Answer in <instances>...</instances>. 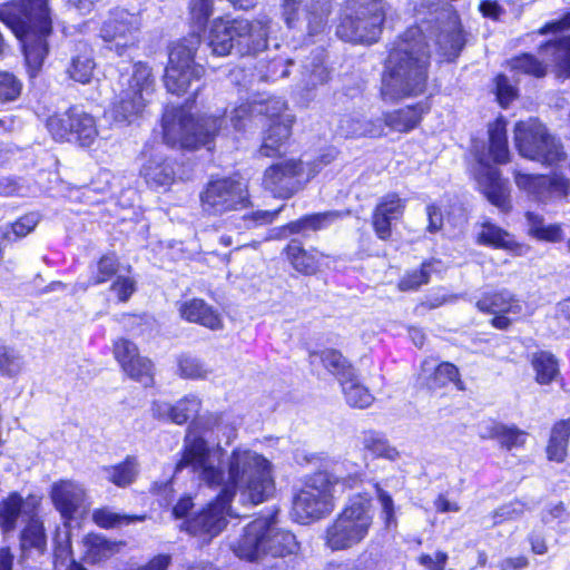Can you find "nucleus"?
Segmentation results:
<instances>
[{"instance_id":"39448f33","label":"nucleus","mask_w":570,"mask_h":570,"mask_svg":"<svg viewBox=\"0 0 570 570\" xmlns=\"http://www.w3.org/2000/svg\"><path fill=\"white\" fill-rule=\"evenodd\" d=\"M230 548L240 559L258 561L266 557L285 558L296 554L299 544L291 531L277 527L275 515H272L248 523L240 537L230 543Z\"/></svg>"},{"instance_id":"4c0bfd02","label":"nucleus","mask_w":570,"mask_h":570,"mask_svg":"<svg viewBox=\"0 0 570 570\" xmlns=\"http://www.w3.org/2000/svg\"><path fill=\"white\" fill-rule=\"evenodd\" d=\"M531 364L535 373V381L539 384H550L560 375L559 362L550 352L541 351L534 353Z\"/></svg>"},{"instance_id":"a211bd4d","label":"nucleus","mask_w":570,"mask_h":570,"mask_svg":"<svg viewBox=\"0 0 570 570\" xmlns=\"http://www.w3.org/2000/svg\"><path fill=\"white\" fill-rule=\"evenodd\" d=\"M114 354L120 363L124 372L132 380L149 386L154 383L153 363L147 357L140 356L137 346L125 338L115 343Z\"/></svg>"},{"instance_id":"4468645a","label":"nucleus","mask_w":570,"mask_h":570,"mask_svg":"<svg viewBox=\"0 0 570 570\" xmlns=\"http://www.w3.org/2000/svg\"><path fill=\"white\" fill-rule=\"evenodd\" d=\"M202 207L213 215L239 210L248 204L247 185L240 177L210 180L200 194Z\"/></svg>"},{"instance_id":"c756f323","label":"nucleus","mask_w":570,"mask_h":570,"mask_svg":"<svg viewBox=\"0 0 570 570\" xmlns=\"http://www.w3.org/2000/svg\"><path fill=\"white\" fill-rule=\"evenodd\" d=\"M104 479L119 488L134 483L139 474V463L136 458L127 456L122 462L101 468Z\"/></svg>"},{"instance_id":"b1692460","label":"nucleus","mask_w":570,"mask_h":570,"mask_svg":"<svg viewBox=\"0 0 570 570\" xmlns=\"http://www.w3.org/2000/svg\"><path fill=\"white\" fill-rule=\"evenodd\" d=\"M464 37L458 16L452 13L445 27L441 29L436 38V45L446 60L456 58L464 46Z\"/></svg>"},{"instance_id":"e433bc0d","label":"nucleus","mask_w":570,"mask_h":570,"mask_svg":"<svg viewBox=\"0 0 570 570\" xmlns=\"http://www.w3.org/2000/svg\"><path fill=\"white\" fill-rule=\"evenodd\" d=\"M490 154L498 164L509 160V148L507 138V121L498 118L489 126Z\"/></svg>"},{"instance_id":"58836bf2","label":"nucleus","mask_w":570,"mask_h":570,"mask_svg":"<svg viewBox=\"0 0 570 570\" xmlns=\"http://www.w3.org/2000/svg\"><path fill=\"white\" fill-rule=\"evenodd\" d=\"M311 357H320L324 367L333 374L340 383L356 372L342 353L336 350H325L320 354H312Z\"/></svg>"},{"instance_id":"37998d69","label":"nucleus","mask_w":570,"mask_h":570,"mask_svg":"<svg viewBox=\"0 0 570 570\" xmlns=\"http://www.w3.org/2000/svg\"><path fill=\"white\" fill-rule=\"evenodd\" d=\"M478 243L504 249H510L514 245V240L508 232L488 220L481 225V230L478 234Z\"/></svg>"},{"instance_id":"a878e982","label":"nucleus","mask_w":570,"mask_h":570,"mask_svg":"<svg viewBox=\"0 0 570 570\" xmlns=\"http://www.w3.org/2000/svg\"><path fill=\"white\" fill-rule=\"evenodd\" d=\"M480 436L482 439H497L503 448L512 450L523 446L527 434L517 428L488 421L480 425Z\"/></svg>"},{"instance_id":"bf43d9fd","label":"nucleus","mask_w":570,"mask_h":570,"mask_svg":"<svg viewBox=\"0 0 570 570\" xmlns=\"http://www.w3.org/2000/svg\"><path fill=\"white\" fill-rule=\"evenodd\" d=\"M214 0H191L190 1V16L191 21L200 30L204 28L208 18L213 13Z\"/></svg>"},{"instance_id":"dca6fc26","label":"nucleus","mask_w":570,"mask_h":570,"mask_svg":"<svg viewBox=\"0 0 570 570\" xmlns=\"http://www.w3.org/2000/svg\"><path fill=\"white\" fill-rule=\"evenodd\" d=\"M570 29V12L561 19L547 23L540 33L552 32L556 36L540 46V53L549 62L553 63L563 77L570 76V35L564 32Z\"/></svg>"},{"instance_id":"2eb2a0df","label":"nucleus","mask_w":570,"mask_h":570,"mask_svg":"<svg viewBox=\"0 0 570 570\" xmlns=\"http://www.w3.org/2000/svg\"><path fill=\"white\" fill-rule=\"evenodd\" d=\"M316 175V170H306L299 159H286L267 167L263 176V186L274 197L288 199L303 189Z\"/></svg>"},{"instance_id":"09e8293b","label":"nucleus","mask_w":570,"mask_h":570,"mask_svg":"<svg viewBox=\"0 0 570 570\" xmlns=\"http://www.w3.org/2000/svg\"><path fill=\"white\" fill-rule=\"evenodd\" d=\"M47 128L55 140L71 141L72 134V108L68 111L51 116L47 121Z\"/></svg>"},{"instance_id":"e2e57ef3","label":"nucleus","mask_w":570,"mask_h":570,"mask_svg":"<svg viewBox=\"0 0 570 570\" xmlns=\"http://www.w3.org/2000/svg\"><path fill=\"white\" fill-rule=\"evenodd\" d=\"M531 509H532V507H529L525 503L520 502V501L510 502L508 504L500 507L494 512V517H493L495 519L494 522L498 523V522H502L505 520L517 519V518L521 517L525 510H531Z\"/></svg>"},{"instance_id":"0eeeda50","label":"nucleus","mask_w":570,"mask_h":570,"mask_svg":"<svg viewBox=\"0 0 570 570\" xmlns=\"http://www.w3.org/2000/svg\"><path fill=\"white\" fill-rule=\"evenodd\" d=\"M373 522L372 497L368 493L354 494L327 525L325 546L332 551L350 550L366 539Z\"/></svg>"},{"instance_id":"a19ab883","label":"nucleus","mask_w":570,"mask_h":570,"mask_svg":"<svg viewBox=\"0 0 570 570\" xmlns=\"http://www.w3.org/2000/svg\"><path fill=\"white\" fill-rule=\"evenodd\" d=\"M570 436V419L561 420L552 428L551 436L547 448L550 460L562 462L567 454L568 440Z\"/></svg>"},{"instance_id":"9b49d317","label":"nucleus","mask_w":570,"mask_h":570,"mask_svg":"<svg viewBox=\"0 0 570 570\" xmlns=\"http://www.w3.org/2000/svg\"><path fill=\"white\" fill-rule=\"evenodd\" d=\"M199 45V35L193 32L171 47L164 76V83L169 92L179 96L187 91L193 80L203 77L204 67L194 61Z\"/></svg>"},{"instance_id":"6ab92c4d","label":"nucleus","mask_w":570,"mask_h":570,"mask_svg":"<svg viewBox=\"0 0 570 570\" xmlns=\"http://www.w3.org/2000/svg\"><path fill=\"white\" fill-rule=\"evenodd\" d=\"M85 498L83 488L72 481H60L51 489L52 502L65 519H71L83 507Z\"/></svg>"},{"instance_id":"2f4dec72","label":"nucleus","mask_w":570,"mask_h":570,"mask_svg":"<svg viewBox=\"0 0 570 570\" xmlns=\"http://www.w3.org/2000/svg\"><path fill=\"white\" fill-rule=\"evenodd\" d=\"M421 109L417 106H407L391 112H386L381 119L382 125L394 131L407 132L414 129L421 120Z\"/></svg>"},{"instance_id":"ddd939ff","label":"nucleus","mask_w":570,"mask_h":570,"mask_svg":"<svg viewBox=\"0 0 570 570\" xmlns=\"http://www.w3.org/2000/svg\"><path fill=\"white\" fill-rule=\"evenodd\" d=\"M140 29L139 14L124 8H115L104 19L98 36L104 42L105 50L122 57L138 46Z\"/></svg>"},{"instance_id":"3c124183","label":"nucleus","mask_w":570,"mask_h":570,"mask_svg":"<svg viewBox=\"0 0 570 570\" xmlns=\"http://www.w3.org/2000/svg\"><path fill=\"white\" fill-rule=\"evenodd\" d=\"M381 552L375 548L365 549L353 562L346 563L343 570H383Z\"/></svg>"},{"instance_id":"f257e3e1","label":"nucleus","mask_w":570,"mask_h":570,"mask_svg":"<svg viewBox=\"0 0 570 570\" xmlns=\"http://www.w3.org/2000/svg\"><path fill=\"white\" fill-rule=\"evenodd\" d=\"M224 456L225 450L219 444L209 446L203 436H194L189 426L176 472L190 468L200 483L209 488L223 487L214 501L180 525L181 530L206 543L225 529L229 517H234L230 502L236 489L244 502L254 505L267 500L275 489L271 463L263 455L235 449L226 463Z\"/></svg>"},{"instance_id":"13d9d810","label":"nucleus","mask_w":570,"mask_h":570,"mask_svg":"<svg viewBox=\"0 0 570 570\" xmlns=\"http://www.w3.org/2000/svg\"><path fill=\"white\" fill-rule=\"evenodd\" d=\"M180 374L188 379H205L209 371L196 357L181 356L179 358Z\"/></svg>"},{"instance_id":"f03ea898","label":"nucleus","mask_w":570,"mask_h":570,"mask_svg":"<svg viewBox=\"0 0 570 570\" xmlns=\"http://www.w3.org/2000/svg\"><path fill=\"white\" fill-rule=\"evenodd\" d=\"M430 51L419 27L409 28L392 48L382 78L381 95L396 101L424 92L428 82Z\"/></svg>"},{"instance_id":"864d4df0","label":"nucleus","mask_w":570,"mask_h":570,"mask_svg":"<svg viewBox=\"0 0 570 570\" xmlns=\"http://www.w3.org/2000/svg\"><path fill=\"white\" fill-rule=\"evenodd\" d=\"M22 368L20 355L0 341V373L2 375L16 376Z\"/></svg>"},{"instance_id":"de8ad7c7","label":"nucleus","mask_w":570,"mask_h":570,"mask_svg":"<svg viewBox=\"0 0 570 570\" xmlns=\"http://www.w3.org/2000/svg\"><path fill=\"white\" fill-rule=\"evenodd\" d=\"M291 63V60L281 57L261 59L256 70L261 80L275 81L288 75V65Z\"/></svg>"},{"instance_id":"72a5a7b5","label":"nucleus","mask_w":570,"mask_h":570,"mask_svg":"<svg viewBox=\"0 0 570 570\" xmlns=\"http://www.w3.org/2000/svg\"><path fill=\"white\" fill-rule=\"evenodd\" d=\"M340 130L342 135L345 137H379L384 135V126L382 125L381 119L375 121L354 118V117H344L340 124Z\"/></svg>"},{"instance_id":"20e7f679","label":"nucleus","mask_w":570,"mask_h":570,"mask_svg":"<svg viewBox=\"0 0 570 570\" xmlns=\"http://www.w3.org/2000/svg\"><path fill=\"white\" fill-rule=\"evenodd\" d=\"M271 20L264 16L247 19L213 20L206 36L212 53L225 57L233 52L240 56L256 55L267 47Z\"/></svg>"},{"instance_id":"393cba45","label":"nucleus","mask_w":570,"mask_h":570,"mask_svg":"<svg viewBox=\"0 0 570 570\" xmlns=\"http://www.w3.org/2000/svg\"><path fill=\"white\" fill-rule=\"evenodd\" d=\"M292 118L291 116L283 117L282 120L273 121L259 148V154L264 157H275L282 154V147L288 140L292 134Z\"/></svg>"},{"instance_id":"8fccbe9b","label":"nucleus","mask_w":570,"mask_h":570,"mask_svg":"<svg viewBox=\"0 0 570 570\" xmlns=\"http://www.w3.org/2000/svg\"><path fill=\"white\" fill-rule=\"evenodd\" d=\"M511 69L517 73L543 77L547 72L546 66L530 53H523L510 60Z\"/></svg>"},{"instance_id":"bb28decb","label":"nucleus","mask_w":570,"mask_h":570,"mask_svg":"<svg viewBox=\"0 0 570 570\" xmlns=\"http://www.w3.org/2000/svg\"><path fill=\"white\" fill-rule=\"evenodd\" d=\"M340 217H342V214L336 210L306 215L295 222H291L284 227V232H288V234H301L304 237H307L311 232H318L327 228Z\"/></svg>"},{"instance_id":"f704fd0d","label":"nucleus","mask_w":570,"mask_h":570,"mask_svg":"<svg viewBox=\"0 0 570 570\" xmlns=\"http://www.w3.org/2000/svg\"><path fill=\"white\" fill-rule=\"evenodd\" d=\"M363 449L374 458H382L389 461H396L400 452L390 444L389 440L380 432L368 430L362 433Z\"/></svg>"},{"instance_id":"7c9ffc66","label":"nucleus","mask_w":570,"mask_h":570,"mask_svg":"<svg viewBox=\"0 0 570 570\" xmlns=\"http://www.w3.org/2000/svg\"><path fill=\"white\" fill-rule=\"evenodd\" d=\"M340 385L346 403L352 407L366 409L374 401L368 389L360 382L356 372L343 380Z\"/></svg>"},{"instance_id":"c85d7f7f","label":"nucleus","mask_w":570,"mask_h":570,"mask_svg":"<svg viewBox=\"0 0 570 570\" xmlns=\"http://www.w3.org/2000/svg\"><path fill=\"white\" fill-rule=\"evenodd\" d=\"M476 307L488 314L519 315L522 312L520 302L507 291L483 296L476 302Z\"/></svg>"},{"instance_id":"c03bdc74","label":"nucleus","mask_w":570,"mask_h":570,"mask_svg":"<svg viewBox=\"0 0 570 570\" xmlns=\"http://www.w3.org/2000/svg\"><path fill=\"white\" fill-rule=\"evenodd\" d=\"M23 499L18 493L10 494L0 502V528L4 533L16 529L18 519L22 515Z\"/></svg>"},{"instance_id":"7ed1b4c3","label":"nucleus","mask_w":570,"mask_h":570,"mask_svg":"<svg viewBox=\"0 0 570 570\" xmlns=\"http://www.w3.org/2000/svg\"><path fill=\"white\" fill-rule=\"evenodd\" d=\"M4 21L20 39L29 73L33 77L49 52L51 19L47 0H13L3 10Z\"/></svg>"},{"instance_id":"338daca9","label":"nucleus","mask_w":570,"mask_h":570,"mask_svg":"<svg viewBox=\"0 0 570 570\" xmlns=\"http://www.w3.org/2000/svg\"><path fill=\"white\" fill-rule=\"evenodd\" d=\"M281 209L269 212V210H257L253 213L250 216H242V223L237 224L238 228L245 227L250 228L256 225L272 223L274 218L278 215Z\"/></svg>"},{"instance_id":"680f3d73","label":"nucleus","mask_w":570,"mask_h":570,"mask_svg":"<svg viewBox=\"0 0 570 570\" xmlns=\"http://www.w3.org/2000/svg\"><path fill=\"white\" fill-rule=\"evenodd\" d=\"M37 224H38L37 215L29 214V215H26V216L19 218L17 222L11 224L10 226H7L10 230V242L16 240L17 238L24 237L31 230L35 229Z\"/></svg>"},{"instance_id":"0e129e2a","label":"nucleus","mask_w":570,"mask_h":570,"mask_svg":"<svg viewBox=\"0 0 570 570\" xmlns=\"http://www.w3.org/2000/svg\"><path fill=\"white\" fill-rule=\"evenodd\" d=\"M377 500L382 508V517L384 519V523L386 528H390L392 524H395V514H394V502L392 497L379 484L375 485Z\"/></svg>"},{"instance_id":"c9c22d12","label":"nucleus","mask_w":570,"mask_h":570,"mask_svg":"<svg viewBox=\"0 0 570 570\" xmlns=\"http://www.w3.org/2000/svg\"><path fill=\"white\" fill-rule=\"evenodd\" d=\"M46 544L47 540L42 523L38 519L31 518L20 534L21 558H28L31 549L42 553Z\"/></svg>"},{"instance_id":"4be33fe9","label":"nucleus","mask_w":570,"mask_h":570,"mask_svg":"<svg viewBox=\"0 0 570 570\" xmlns=\"http://www.w3.org/2000/svg\"><path fill=\"white\" fill-rule=\"evenodd\" d=\"M140 175L150 188L166 189L175 179L174 164L163 155L155 154L144 163Z\"/></svg>"},{"instance_id":"ea45409f","label":"nucleus","mask_w":570,"mask_h":570,"mask_svg":"<svg viewBox=\"0 0 570 570\" xmlns=\"http://www.w3.org/2000/svg\"><path fill=\"white\" fill-rule=\"evenodd\" d=\"M332 0H309L306 4L307 30L311 36L318 35L327 27Z\"/></svg>"},{"instance_id":"6e6d98bb","label":"nucleus","mask_w":570,"mask_h":570,"mask_svg":"<svg viewBox=\"0 0 570 570\" xmlns=\"http://www.w3.org/2000/svg\"><path fill=\"white\" fill-rule=\"evenodd\" d=\"M430 281V264L423 263L419 269L409 272L399 283L401 291L416 289Z\"/></svg>"},{"instance_id":"473e14b6","label":"nucleus","mask_w":570,"mask_h":570,"mask_svg":"<svg viewBox=\"0 0 570 570\" xmlns=\"http://www.w3.org/2000/svg\"><path fill=\"white\" fill-rule=\"evenodd\" d=\"M72 127L71 141H77L80 146L92 145L98 136L94 117L78 108H72Z\"/></svg>"},{"instance_id":"052dcab7","label":"nucleus","mask_w":570,"mask_h":570,"mask_svg":"<svg viewBox=\"0 0 570 570\" xmlns=\"http://www.w3.org/2000/svg\"><path fill=\"white\" fill-rule=\"evenodd\" d=\"M117 258L115 255H105L98 262V274L90 281L92 285L107 282L117 272Z\"/></svg>"},{"instance_id":"5fc2aeb1","label":"nucleus","mask_w":570,"mask_h":570,"mask_svg":"<svg viewBox=\"0 0 570 570\" xmlns=\"http://www.w3.org/2000/svg\"><path fill=\"white\" fill-rule=\"evenodd\" d=\"M404 208L405 200L401 199L397 194L383 196L375 207L376 210L394 220H397L403 215Z\"/></svg>"},{"instance_id":"9d476101","label":"nucleus","mask_w":570,"mask_h":570,"mask_svg":"<svg viewBox=\"0 0 570 570\" xmlns=\"http://www.w3.org/2000/svg\"><path fill=\"white\" fill-rule=\"evenodd\" d=\"M385 20L382 0H346L336 35L344 41L376 42Z\"/></svg>"},{"instance_id":"412c9836","label":"nucleus","mask_w":570,"mask_h":570,"mask_svg":"<svg viewBox=\"0 0 570 570\" xmlns=\"http://www.w3.org/2000/svg\"><path fill=\"white\" fill-rule=\"evenodd\" d=\"M179 313L184 320L212 331L222 330L224 326L219 312L200 298L184 302L179 307Z\"/></svg>"},{"instance_id":"774afa93","label":"nucleus","mask_w":570,"mask_h":570,"mask_svg":"<svg viewBox=\"0 0 570 570\" xmlns=\"http://www.w3.org/2000/svg\"><path fill=\"white\" fill-rule=\"evenodd\" d=\"M394 219L374 209L372 224L379 238L385 240L391 236V224Z\"/></svg>"},{"instance_id":"423d86ee","label":"nucleus","mask_w":570,"mask_h":570,"mask_svg":"<svg viewBox=\"0 0 570 570\" xmlns=\"http://www.w3.org/2000/svg\"><path fill=\"white\" fill-rule=\"evenodd\" d=\"M342 466L335 464L332 471H320L306 478L293 500V512L298 522L307 523L331 513L336 487L352 488L358 482L357 473L344 474Z\"/></svg>"},{"instance_id":"a18cd8bd","label":"nucleus","mask_w":570,"mask_h":570,"mask_svg":"<svg viewBox=\"0 0 570 570\" xmlns=\"http://www.w3.org/2000/svg\"><path fill=\"white\" fill-rule=\"evenodd\" d=\"M262 112H268V105L265 106L257 101L245 102L230 112L229 120L236 130H242L258 118Z\"/></svg>"},{"instance_id":"603ef678","label":"nucleus","mask_w":570,"mask_h":570,"mask_svg":"<svg viewBox=\"0 0 570 570\" xmlns=\"http://www.w3.org/2000/svg\"><path fill=\"white\" fill-rule=\"evenodd\" d=\"M199 410L200 400L195 395L186 396L173 405L171 422L176 424H184L193 415L197 414Z\"/></svg>"},{"instance_id":"4d7b16f0","label":"nucleus","mask_w":570,"mask_h":570,"mask_svg":"<svg viewBox=\"0 0 570 570\" xmlns=\"http://www.w3.org/2000/svg\"><path fill=\"white\" fill-rule=\"evenodd\" d=\"M20 80L10 72H0V101L14 100L21 92Z\"/></svg>"},{"instance_id":"cd10ccee","label":"nucleus","mask_w":570,"mask_h":570,"mask_svg":"<svg viewBox=\"0 0 570 570\" xmlns=\"http://www.w3.org/2000/svg\"><path fill=\"white\" fill-rule=\"evenodd\" d=\"M422 371L423 373H432L428 382L430 389H439L452 382L458 390H465L463 382L460 380L459 370L452 363L442 362L435 366L431 360H425L422 364Z\"/></svg>"},{"instance_id":"5701e85b","label":"nucleus","mask_w":570,"mask_h":570,"mask_svg":"<svg viewBox=\"0 0 570 570\" xmlns=\"http://www.w3.org/2000/svg\"><path fill=\"white\" fill-rule=\"evenodd\" d=\"M95 68L96 62L92 48L86 42H78L67 68L69 77L80 83H89Z\"/></svg>"},{"instance_id":"6e6552de","label":"nucleus","mask_w":570,"mask_h":570,"mask_svg":"<svg viewBox=\"0 0 570 570\" xmlns=\"http://www.w3.org/2000/svg\"><path fill=\"white\" fill-rule=\"evenodd\" d=\"M151 68L138 61L130 72H120L112 101V117L118 122L130 124L142 115L155 91Z\"/></svg>"},{"instance_id":"f3484780","label":"nucleus","mask_w":570,"mask_h":570,"mask_svg":"<svg viewBox=\"0 0 570 570\" xmlns=\"http://www.w3.org/2000/svg\"><path fill=\"white\" fill-rule=\"evenodd\" d=\"M517 186L541 203L566 198L570 194V181L562 176L530 175L514 173Z\"/></svg>"},{"instance_id":"1a4fd4ad","label":"nucleus","mask_w":570,"mask_h":570,"mask_svg":"<svg viewBox=\"0 0 570 570\" xmlns=\"http://www.w3.org/2000/svg\"><path fill=\"white\" fill-rule=\"evenodd\" d=\"M223 122L225 118L212 116L195 119L185 107L166 108L163 115L164 139L167 145L186 149L208 146Z\"/></svg>"},{"instance_id":"79ce46f5","label":"nucleus","mask_w":570,"mask_h":570,"mask_svg":"<svg viewBox=\"0 0 570 570\" xmlns=\"http://www.w3.org/2000/svg\"><path fill=\"white\" fill-rule=\"evenodd\" d=\"M286 253L296 271L306 275L316 273L318 266L317 255L304 249L298 240L293 239L287 245Z\"/></svg>"},{"instance_id":"aec40b11","label":"nucleus","mask_w":570,"mask_h":570,"mask_svg":"<svg viewBox=\"0 0 570 570\" xmlns=\"http://www.w3.org/2000/svg\"><path fill=\"white\" fill-rule=\"evenodd\" d=\"M479 185L492 205L504 213L510 210L509 187L497 168L487 167L479 177Z\"/></svg>"},{"instance_id":"49530a36","label":"nucleus","mask_w":570,"mask_h":570,"mask_svg":"<svg viewBox=\"0 0 570 570\" xmlns=\"http://www.w3.org/2000/svg\"><path fill=\"white\" fill-rule=\"evenodd\" d=\"M146 515H130L114 512L109 508L97 509L92 513L94 522L104 529L117 528L137 521H144Z\"/></svg>"},{"instance_id":"f8f14e48","label":"nucleus","mask_w":570,"mask_h":570,"mask_svg":"<svg viewBox=\"0 0 570 570\" xmlns=\"http://www.w3.org/2000/svg\"><path fill=\"white\" fill-rule=\"evenodd\" d=\"M514 142L522 157L542 165L554 166L566 158L561 141L538 121L518 122Z\"/></svg>"},{"instance_id":"69168bd1","label":"nucleus","mask_w":570,"mask_h":570,"mask_svg":"<svg viewBox=\"0 0 570 570\" xmlns=\"http://www.w3.org/2000/svg\"><path fill=\"white\" fill-rule=\"evenodd\" d=\"M497 97L502 107H507L515 97L517 89L510 83L508 77L499 75L495 79Z\"/></svg>"}]
</instances>
